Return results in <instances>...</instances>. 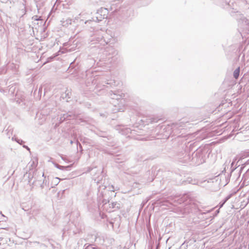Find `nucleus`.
<instances>
[{
	"label": "nucleus",
	"mask_w": 249,
	"mask_h": 249,
	"mask_svg": "<svg viewBox=\"0 0 249 249\" xmlns=\"http://www.w3.org/2000/svg\"><path fill=\"white\" fill-rule=\"evenodd\" d=\"M72 20L69 18L66 19H63L61 22V24L64 27H68L69 25H71L72 23Z\"/></svg>",
	"instance_id": "nucleus-1"
},
{
	"label": "nucleus",
	"mask_w": 249,
	"mask_h": 249,
	"mask_svg": "<svg viewBox=\"0 0 249 249\" xmlns=\"http://www.w3.org/2000/svg\"><path fill=\"white\" fill-rule=\"evenodd\" d=\"M239 73H240V68L238 67L236 70H235V71H234V72H233V77L235 79H237L238 78V77H239Z\"/></svg>",
	"instance_id": "nucleus-2"
},
{
	"label": "nucleus",
	"mask_w": 249,
	"mask_h": 249,
	"mask_svg": "<svg viewBox=\"0 0 249 249\" xmlns=\"http://www.w3.org/2000/svg\"><path fill=\"white\" fill-rule=\"evenodd\" d=\"M55 166L59 169H61V170H66L67 168H69L70 167H71V166H61V165H59L57 164H55Z\"/></svg>",
	"instance_id": "nucleus-3"
},
{
	"label": "nucleus",
	"mask_w": 249,
	"mask_h": 249,
	"mask_svg": "<svg viewBox=\"0 0 249 249\" xmlns=\"http://www.w3.org/2000/svg\"><path fill=\"white\" fill-rule=\"evenodd\" d=\"M60 179L58 178H55L53 179V181L54 182V185H56L59 182Z\"/></svg>",
	"instance_id": "nucleus-4"
},
{
	"label": "nucleus",
	"mask_w": 249,
	"mask_h": 249,
	"mask_svg": "<svg viewBox=\"0 0 249 249\" xmlns=\"http://www.w3.org/2000/svg\"><path fill=\"white\" fill-rule=\"evenodd\" d=\"M12 140H15L17 142H18L19 144H21V142H23V141L22 140L17 139V138H15L14 137H12Z\"/></svg>",
	"instance_id": "nucleus-5"
},
{
	"label": "nucleus",
	"mask_w": 249,
	"mask_h": 249,
	"mask_svg": "<svg viewBox=\"0 0 249 249\" xmlns=\"http://www.w3.org/2000/svg\"><path fill=\"white\" fill-rule=\"evenodd\" d=\"M118 204L117 203V202H114V203H111V207L112 208H115L116 207L117 208H118Z\"/></svg>",
	"instance_id": "nucleus-6"
},
{
	"label": "nucleus",
	"mask_w": 249,
	"mask_h": 249,
	"mask_svg": "<svg viewBox=\"0 0 249 249\" xmlns=\"http://www.w3.org/2000/svg\"><path fill=\"white\" fill-rule=\"evenodd\" d=\"M37 165V163L36 161H33V164H32V166L33 168H35Z\"/></svg>",
	"instance_id": "nucleus-7"
},
{
	"label": "nucleus",
	"mask_w": 249,
	"mask_h": 249,
	"mask_svg": "<svg viewBox=\"0 0 249 249\" xmlns=\"http://www.w3.org/2000/svg\"><path fill=\"white\" fill-rule=\"evenodd\" d=\"M23 147H25V148H26L27 150H30V149L29 148V147H28V146H26L24 145V146H23Z\"/></svg>",
	"instance_id": "nucleus-8"
},
{
	"label": "nucleus",
	"mask_w": 249,
	"mask_h": 249,
	"mask_svg": "<svg viewBox=\"0 0 249 249\" xmlns=\"http://www.w3.org/2000/svg\"><path fill=\"white\" fill-rule=\"evenodd\" d=\"M23 147H25V148H26L27 150H30V149L29 148V147H28V146H26L24 145V146H23Z\"/></svg>",
	"instance_id": "nucleus-9"
},
{
	"label": "nucleus",
	"mask_w": 249,
	"mask_h": 249,
	"mask_svg": "<svg viewBox=\"0 0 249 249\" xmlns=\"http://www.w3.org/2000/svg\"><path fill=\"white\" fill-rule=\"evenodd\" d=\"M152 122H157V121H155L154 120H153V121H151Z\"/></svg>",
	"instance_id": "nucleus-10"
},
{
	"label": "nucleus",
	"mask_w": 249,
	"mask_h": 249,
	"mask_svg": "<svg viewBox=\"0 0 249 249\" xmlns=\"http://www.w3.org/2000/svg\"><path fill=\"white\" fill-rule=\"evenodd\" d=\"M115 94H114V96L112 97V98L114 99L115 98Z\"/></svg>",
	"instance_id": "nucleus-11"
},
{
	"label": "nucleus",
	"mask_w": 249,
	"mask_h": 249,
	"mask_svg": "<svg viewBox=\"0 0 249 249\" xmlns=\"http://www.w3.org/2000/svg\"><path fill=\"white\" fill-rule=\"evenodd\" d=\"M224 202L221 205L220 207H222V206L224 204Z\"/></svg>",
	"instance_id": "nucleus-12"
},
{
	"label": "nucleus",
	"mask_w": 249,
	"mask_h": 249,
	"mask_svg": "<svg viewBox=\"0 0 249 249\" xmlns=\"http://www.w3.org/2000/svg\"><path fill=\"white\" fill-rule=\"evenodd\" d=\"M72 143H73L72 141H71V144H72Z\"/></svg>",
	"instance_id": "nucleus-13"
},
{
	"label": "nucleus",
	"mask_w": 249,
	"mask_h": 249,
	"mask_svg": "<svg viewBox=\"0 0 249 249\" xmlns=\"http://www.w3.org/2000/svg\"><path fill=\"white\" fill-rule=\"evenodd\" d=\"M41 188H43V185H42L41 186Z\"/></svg>",
	"instance_id": "nucleus-14"
}]
</instances>
